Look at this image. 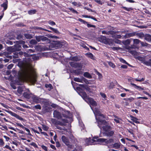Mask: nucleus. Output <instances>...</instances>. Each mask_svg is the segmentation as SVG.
I'll use <instances>...</instances> for the list:
<instances>
[{
  "label": "nucleus",
  "mask_w": 151,
  "mask_h": 151,
  "mask_svg": "<svg viewBox=\"0 0 151 151\" xmlns=\"http://www.w3.org/2000/svg\"><path fill=\"white\" fill-rule=\"evenodd\" d=\"M37 11L35 9L31 10L28 12V14L29 15H32L36 14Z\"/></svg>",
  "instance_id": "7c9ffc66"
},
{
  "label": "nucleus",
  "mask_w": 151,
  "mask_h": 151,
  "mask_svg": "<svg viewBox=\"0 0 151 151\" xmlns=\"http://www.w3.org/2000/svg\"><path fill=\"white\" fill-rule=\"evenodd\" d=\"M73 80L75 81L80 82V83H83L82 82V80L81 78H74L73 79Z\"/></svg>",
  "instance_id": "473e14b6"
},
{
  "label": "nucleus",
  "mask_w": 151,
  "mask_h": 151,
  "mask_svg": "<svg viewBox=\"0 0 151 151\" xmlns=\"http://www.w3.org/2000/svg\"><path fill=\"white\" fill-rule=\"evenodd\" d=\"M31 99L33 102L36 104L39 103L41 101V99L40 98L35 95L32 96L31 97Z\"/></svg>",
  "instance_id": "2eb2a0df"
},
{
  "label": "nucleus",
  "mask_w": 151,
  "mask_h": 151,
  "mask_svg": "<svg viewBox=\"0 0 151 151\" xmlns=\"http://www.w3.org/2000/svg\"><path fill=\"white\" fill-rule=\"evenodd\" d=\"M45 87L46 88H49L50 89H49V90H50L52 89L53 88V87L52 86V85L51 84H45Z\"/></svg>",
  "instance_id": "4c0bfd02"
},
{
  "label": "nucleus",
  "mask_w": 151,
  "mask_h": 151,
  "mask_svg": "<svg viewBox=\"0 0 151 151\" xmlns=\"http://www.w3.org/2000/svg\"><path fill=\"white\" fill-rule=\"evenodd\" d=\"M61 139L62 142L65 144L69 148L71 149L72 148L73 145L71 144L69 139L67 137L64 135H62Z\"/></svg>",
  "instance_id": "6e6552de"
},
{
  "label": "nucleus",
  "mask_w": 151,
  "mask_h": 151,
  "mask_svg": "<svg viewBox=\"0 0 151 151\" xmlns=\"http://www.w3.org/2000/svg\"><path fill=\"white\" fill-rule=\"evenodd\" d=\"M86 55L88 58L93 60L94 59V56L91 53L89 52V53H87Z\"/></svg>",
  "instance_id": "2f4dec72"
},
{
  "label": "nucleus",
  "mask_w": 151,
  "mask_h": 151,
  "mask_svg": "<svg viewBox=\"0 0 151 151\" xmlns=\"http://www.w3.org/2000/svg\"><path fill=\"white\" fill-rule=\"evenodd\" d=\"M55 125L56 127V128L58 129H59L60 130L63 129V130H64L66 131V130H67V129H65V128L64 129H62V127H60L58 126L57 124H56V123H55Z\"/></svg>",
  "instance_id": "49530a36"
},
{
  "label": "nucleus",
  "mask_w": 151,
  "mask_h": 151,
  "mask_svg": "<svg viewBox=\"0 0 151 151\" xmlns=\"http://www.w3.org/2000/svg\"><path fill=\"white\" fill-rule=\"evenodd\" d=\"M114 36L115 38L117 39H121L122 37V36L120 35H115Z\"/></svg>",
  "instance_id": "bf43d9fd"
},
{
  "label": "nucleus",
  "mask_w": 151,
  "mask_h": 151,
  "mask_svg": "<svg viewBox=\"0 0 151 151\" xmlns=\"http://www.w3.org/2000/svg\"><path fill=\"white\" fill-rule=\"evenodd\" d=\"M122 8L123 9L128 11H129L131 10H133V8L131 7L127 8L125 6H122Z\"/></svg>",
  "instance_id": "e433bc0d"
},
{
  "label": "nucleus",
  "mask_w": 151,
  "mask_h": 151,
  "mask_svg": "<svg viewBox=\"0 0 151 151\" xmlns=\"http://www.w3.org/2000/svg\"><path fill=\"white\" fill-rule=\"evenodd\" d=\"M70 65L73 68H81V64L78 63H75L74 62H69Z\"/></svg>",
  "instance_id": "6ab92c4d"
},
{
  "label": "nucleus",
  "mask_w": 151,
  "mask_h": 151,
  "mask_svg": "<svg viewBox=\"0 0 151 151\" xmlns=\"http://www.w3.org/2000/svg\"><path fill=\"white\" fill-rule=\"evenodd\" d=\"M86 101L93 106H95L97 105L96 102L91 98L89 97Z\"/></svg>",
  "instance_id": "9b49d317"
},
{
  "label": "nucleus",
  "mask_w": 151,
  "mask_h": 151,
  "mask_svg": "<svg viewBox=\"0 0 151 151\" xmlns=\"http://www.w3.org/2000/svg\"><path fill=\"white\" fill-rule=\"evenodd\" d=\"M134 43L136 45L138 44L141 41L137 39H134L133 40Z\"/></svg>",
  "instance_id": "09e8293b"
},
{
  "label": "nucleus",
  "mask_w": 151,
  "mask_h": 151,
  "mask_svg": "<svg viewBox=\"0 0 151 151\" xmlns=\"http://www.w3.org/2000/svg\"><path fill=\"white\" fill-rule=\"evenodd\" d=\"M35 39L37 42H44L45 43H50V40L48 37L44 35H39L35 36Z\"/></svg>",
  "instance_id": "423d86ee"
},
{
  "label": "nucleus",
  "mask_w": 151,
  "mask_h": 151,
  "mask_svg": "<svg viewBox=\"0 0 151 151\" xmlns=\"http://www.w3.org/2000/svg\"><path fill=\"white\" fill-rule=\"evenodd\" d=\"M33 29L35 30H44L48 32H53L55 33L60 34V32L57 29L54 28L52 27L48 26L47 28L48 29H50L51 30H49L44 28H43L41 27H39L38 26L34 27H33Z\"/></svg>",
  "instance_id": "20e7f679"
},
{
  "label": "nucleus",
  "mask_w": 151,
  "mask_h": 151,
  "mask_svg": "<svg viewBox=\"0 0 151 151\" xmlns=\"http://www.w3.org/2000/svg\"><path fill=\"white\" fill-rule=\"evenodd\" d=\"M144 63L147 66H150L151 65V63L149 61H145L144 62Z\"/></svg>",
  "instance_id": "680f3d73"
},
{
  "label": "nucleus",
  "mask_w": 151,
  "mask_h": 151,
  "mask_svg": "<svg viewBox=\"0 0 151 151\" xmlns=\"http://www.w3.org/2000/svg\"><path fill=\"white\" fill-rule=\"evenodd\" d=\"M24 36L26 38L28 39H31L32 37V35L30 34L26 33L24 34Z\"/></svg>",
  "instance_id": "72a5a7b5"
},
{
  "label": "nucleus",
  "mask_w": 151,
  "mask_h": 151,
  "mask_svg": "<svg viewBox=\"0 0 151 151\" xmlns=\"http://www.w3.org/2000/svg\"><path fill=\"white\" fill-rule=\"evenodd\" d=\"M17 66L19 68L20 70L18 71V80H16L17 83L20 85L25 79H30L32 78V73L29 68V64L26 61L21 60L18 62Z\"/></svg>",
  "instance_id": "f257e3e1"
},
{
  "label": "nucleus",
  "mask_w": 151,
  "mask_h": 151,
  "mask_svg": "<svg viewBox=\"0 0 151 151\" xmlns=\"http://www.w3.org/2000/svg\"><path fill=\"white\" fill-rule=\"evenodd\" d=\"M4 142L3 141V139H0V147H2L4 145Z\"/></svg>",
  "instance_id": "c03bdc74"
},
{
  "label": "nucleus",
  "mask_w": 151,
  "mask_h": 151,
  "mask_svg": "<svg viewBox=\"0 0 151 151\" xmlns=\"http://www.w3.org/2000/svg\"><path fill=\"white\" fill-rule=\"evenodd\" d=\"M123 100L130 103L133 101L134 100V99L133 97H130L129 98H124L123 99Z\"/></svg>",
  "instance_id": "393cba45"
},
{
  "label": "nucleus",
  "mask_w": 151,
  "mask_h": 151,
  "mask_svg": "<svg viewBox=\"0 0 151 151\" xmlns=\"http://www.w3.org/2000/svg\"><path fill=\"white\" fill-rule=\"evenodd\" d=\"M42 148L45 151H47V148L46 146L44 145H42L41 146Z\"/></svg>",
  "instance_id": "774afa93"
},
{
  "label": "nucleus",
  "mask_w": 151,
  "mask_h": 151,
  "mask_svg": "<svg viewBox=\"0 0 151 151\" xmlns=\"http://www.w3.org/2000/svg\"><path fill=\"white\" fill-rule=\"evenodd\" d=\"M121 144L119 142H115L112 144V145L111 147L116 149H118L120 147Z\"/></svg>",
  "instance_id": "4be33fe9"
},
{
  "label": "nucleus",
  "mask_w": 151,
  "mask_h": 151,
  "mask_svg": "<svg viewBox=\"0 0 151 151\" xmlns=\"http://www.w3.org/2000/svg\"><path fill=\"white\" fill-rule=\"evenodd\" d=\"M137 35L139 36V37H140L141 38L143 37L144 36V34L142 32H141L138 33Z\"/></svg>",
  "instance_id": "13d9d810"
},
{
  "label": "nucleus",
  "mask_w": 151,
  "mask_h": 151,
  "mask_svg": "<svg viewBox=\"0 0 151 151\" xmlns=\"http://www.w3.org/2000/svg\"><path fill=\"white\" fill-rule=\"evenodd\" d=\"M120 61L122 63L126 64L127 63V62L123 59L122 58H120L119 59Z\"/></svg>",
  "instance_id": "338daca9"
},
{
  "label": "nucleus",
  "mask_w": 151,
  "mask_h": 151,
  "mask_svg": "<svg viewBox=\"0 0 151 151\" xmlns=\"http://www.w3.org/2000/svg\"><path fill=\"white\" fill-rule=\"evenodd\" d=\"M110 34H114L117 33V34H126V31H116L114 32V31H111L110 32Z\"/></svg>",
  "instance_id": "b1692460"
},
{
  "label": "nucleus",
  "mask_w": 151,
  "mask_h": 151,
  "mask_svg": "<svg viewBox=\"0 0 151 151\" xmlns=\"http://www.w3.org/2000/svg\"><path fill=\"white\" fill-rule=\"evenodd\" d=\"M5 1L1 5V7L3 8V9L1 11L2 13H4V11L7 9L8 8V2L7 0H5Z\"/></svg>",
  "instance_id": "a211bd4d"
},
{
  "label": "nucleus",
  "mask_w": 151,
  "mask_h": 151,
  "mask_svg": "<svg viewBox=\"0 0 151 151\" xmlns=\"http://www.w3.org/2000/svg\"><path fill=\"white\" fill-rule=\"evenodd\" d=\"M131 84L134 86V87L135 88L137 89L139 91H141V90H144L145 89H144V88H142V87L139 86H138L136 84L131 83Z\"/></svg>",
  "instance_id": "412c9836"
},
{
  "label": "nucleus",
  "mask_w": 151,
  "mask_h": 151,
  "mask_svg": "<svg viewBox=\"0 0 151 151\" xmlns=\"http://www.w3.org/2000/svg\"><path fill=\"white\" fill-rule=\"evenodd\" d=\"M94 138L96 139V142H99L100 144L105 145L106 139L99 138L98 137H94Z\"/></svg>",
  "instance_id": "ddd939ff"
},
{
  "label": "nucleus",
  "mask_w": 151,
  "mask_h": 151,
  "mask_svg": "<svg viewBox=\"0 0 151 151\" xmlns=\"http://www.w3.org/2000/svg\"><path fill=\"white\" fill-rule=\"evenodd\" d=\"M44 106L42 109L43 112L44 113L49 112L50 111V108L47 105H48L49 103L47 102H45Z\"/></svg>",
  "instance_id": "9d476101"
},
{
  "label": "nucleus",
  "mask_w": 151,
  "mask_h": 151,
  "mask_svg": "<svg viewBox=\"0 0 151 151\" xmlns=\"http://www.w3.org/2000/svg\"><path fill=\"white\" fill-rule=\"evenodd\" d=\"M21 50V47L19 45H15L13 46L7 47L6 50L8 54H11L14 51H19Z\"/></svg>",
  "instance_id": "39448f33"
},
{
  "label": "nucleus",
  "mask_w": 151,
  "mask_h": 151,
  "mask_svg": "<svg viewBox=\"0 0 151 151\" xmlns=\"http://www.w3.org/2000/svg\"><path fill=\"white\" fill-rule=\"evenodd\" d=\"M130 117L131 118V120H132L134 122L137 124L139 123V122L138 121V119L136 117L132 115L130 116Z\"/></svg>",
  "instance_id": "a878e982"
},
{
  "label": "nucleus",
  "mask_w": 151,
  "mask_h": 151,
  "mask_svg": "<svg viewBox=\"0 0 151 151\" xmlns=\"http://www.w3.org/2000/svg\"><path fill=\"white\" fill-rule=\"evenodd\" d=\"M16 124L17 125L21 127V128H22L23 129H25V128H26V127H24L21 123H19L18 122H16Z\"/></svg>",
  "instance_id": "4d7b16f0"
},
{
  "label": "nucleus",
  "mask_w": 151,
  "mask_h": 151,
  "mask_svg": "<svg viewBox=\"0 0 151 151\" xmlns=\"http://www.w3.org/2000/svg\"><path fill=\"white\" fill-rule=\"evenodd\" d=\"M142 103V102L140 100H138L135 103V104L138 107H141V104Z\"/></svg>",
  "instance_id": "58836bf2"
},
{
  "label": "nucleus",
  "mask_w": 151,
  "mask_h": 151,
  "mask_svg": "<svg viewBox=\"0 0 151 151\" xmlns=\"http://www.w3.org/2000/svg\"><path fill=\"white\" fill-rule=\"evenodd\" d=\"M34 109L40 110L41 109V107L40 105L37 104L33 107Z\"/></svg>",
  "instance_id": "f704fd0d"
},
{
  "label": "nucleus",
  "mask_w": 151,
  "mask_h": 151,
  "mask_svg": "<svg viewBox=\"0 0 151 151\" xmlns=\"http://www.w3.org/2000/svg\"><path fill=\"white\" fill-rule=\"evenodd\" d=\"M98 126L100 129H103L104 131V134L108 137L112 136L114 134V131L111 130V127L107 125V122L105 120L98 119L97 120Z\"/></svg>",
  "instance_id": "f03ea898"
},
{
  "label": "nucleus",
  "mask_w": 151,
  "mask_h": 151,
  "mask_svg": "<svg viewBox=\"0 0 151 151\" xmlns=\"http://www.w3.org/2000/svg\"><path fill=\"white\" fill-rule=\"evenodd\" d=\"M16 124L17 125L21 127V128H22L23 129H25V128H26V127H24L21 123H19L18 122H16Z\"/></svg>",
  "instance_id": "5fc2aeb1"
},
{
  "label": "nucleus",
  "mask_w": 151,
  "mask_h": 151,
  "mask_svg": "<svg viewBox=\"0 0 151 151\" xmlns=\"http://www.w3.org/2000/svg\"><path fill=\"white\" fill-rule=\"evenodd\" d=\"M84 9H86V10H88V11H90V12H95V13H96V12L94 10H92V9H90V8H88V7H85L84 8Z\"/></svg>",
  "instance_id": "e2e57ef3"
},
{
  "label": "nucleus",
  "mask_w": 151,
  "mask_h": 151,
  "mask_svg": "<svg viewBox=\"0 0 151 151\" xmlns=\"http://www.w3.org/2000/svg\"><path fill=\"white\" fill-rule=\"evenodd\" d=\"M76 90L78 94L83 98L85 101H86L88 98L89 97L87 95L86 93L84 90L79 87H77L76 88Z\"/></svg>",
  "instance_id": "0eeeda50"
},
{
  "label": "nucleus",
  "mask_w": 151,
  "mask_h": 151,
  "mask_svg": "<svg viewBox=\"0 0 151 151\" xmlns=\"http://www.w3.org/2000/svg\"><path fill=\"white\" fill-rule=\"evenodd\" d=\"M23 96L24 98L26 99H29L31 98L30 94L27 92L24 93Z\"/></svg>",
  "instance_id": "c85d7f7f"
},
{
  "label": "nucleus",
  "mask_w": 151,
  "mask_h": 151,
  "mask_svg": "<svg viewBox=\"0 0 151 151\" xmlns=\"http://www.w3.org/2000/svg\"><path fill=\"white\" fill-rule=\"evenodd\" d=\"M48 23L52 26L55 25L56 24L55 22L52 20H50L48 22Z\"/></svg>",
  "instance_id": "de8ad7c7"
},
{
  "label": "nucleus",
  "mask_w": 151,
  "mask_h": 151,
  "mask_svg": "<svg viewBox=\"0 0 151 151\" xmlns=\"http://www.w3.org/2000/svg\"><path fill=\"white\" fill-rule=\"evenodd\" d=\"M108 64L109 66H110L113 68H114L116 67L115 64L112 62H109Z\"/></svg>",
  "instance_id": "8fccbe9b"
},
{
  "label": "nucleus",
  "mask_w": 151,
  "mask_h": 151,
  "mask_svg": "<svg viewBox=\"0 0 151 151\" xmlns=\"http://www.w3.org/2000/svg\"><path fill=\"white\" fill-rule=\"evenodd\" d=\"M105 145L109 147H111L112 144L114 142V139L113 138H109V139H106Z\"/></svg>",
  "instance_id": "1a4fd4ad"
},
{
  "label": "nucleus",
  "mask_w": 151,
  "mask_h": 151,
  "mask_svg": "<svg viewBox=\"0 0 151 151\" xmlns=\"http://www.w3.org/2000/svg\"><path fill=\"white\" fill-rule=\"evenodd\" d=\"M73 73L76 75H78L80 74H82V72L81 69L75 70H73Z\"/></svg>",
  "instance_id": "5701e85b"
},
{
  "label": "nucleus",
  "mask_w": 151,
  "mask_h": 151,
  "mask_svg": "<svg viewBox=\"0 0 151 151\" xmlns=\"http://www.w3.org/2000/svg\"><path fill=\"white\" fill-rule=\"evenodd\" d=\"M53 114V117L58 119H61L62 118L61 113L56 110L54 111Z\"/></svg>",
  "instance_id": "4468645a"
},
{
  "label": "nucleus",
  "mask_w": 151,
  "mask_h": 151,
  "mask_svg": "<svg viewBox=\"0 0 151 151\" xmlns=\"http://www.w3.org/2000/svg\"><path fill=\"white\" fill-rule=\"evenodd\" d=\"M17 91L18 93L20 94H21L22 93V92L23 91V90L22 88L19 87L18 88Z\"/></svg>",
  "instance_id": "3c124183"
},
{
  "label": "nucleus",
  "mask_w": 151,
  "mask_h": 151,
  "mask_svg": "<svg viewBox=\"0 0 151 151\" xmlns=\"http://www.w3.org/2000/svg\"><path fill=\"white\" fill-rule=\"evenodd\" d=\"M67 45V43L65 41L61 42L59 41H52L49 45V48L50 50H54L55 49L60 48H64Z\"/></svg>",
  "instance_id": "7ed1b4c3"
},
{
  "label": "nucleus",
  "mask_w": 151,
  "mask_h": 151,
  "mask_svg": "<svg viewBox=\"0 0 151 151\" xmlns=\"http://www.w3.org/2000/svg\"><path fill=\"white\" fill-rule=\"evenodd\" d=\"M100 94L101 96L102 97L105 99L106 98V96L105 93H102V92H100Z\"/></svg>",
  "instance_id": "864d4df0"
},
{
  "label": "nucleus",
  "mask_w": 151,
  "mask_h": 151,
  "mask_svg": "<svg viewBox=\"0 0 151 151\" xmlns=\"http://www.w3.org/2000/svg\"><path fill=\"white\" fill-rule=\"evenodd\" d=\"M16 124L17 125L21 127V128H22L23 129H25V128H26V127H24L21 123H19L18 122H16Z\"/></svg>",
  "instance_id": "6e6d98bb"
},
{
  "label": "nucleus",
  "mask_w": 151,
  "mask_h": 151,
  "mask_svg": "<svg viewBox=\"0 0 151 151\" xmlns=\"http://www.w3.org/2000/svg\"><path fill=\"white\" fill-rule=\"evenodd\" d=\"M78 21H80V22H81V23H83V24H86L87 27L88 28L93 27L94 28H95L96 27V26L95 25L89 24L87 22L82 19H81L78 18Z\"/></svg>",
  "instance_id": "dca6fc26"
},
{
  "label": "nucleus",
  "mask_w": 151,
  "mask_h": 151,
  "mask_svg": "<svg viewBox=\"0 0 151 151\" xmlns=\"http://www.w3.org/2000/svg\"><path fill=\"white\" fill-rule=\"evenodd\" d=\"M83 76L85 77L88 78H92V76L89 73L87 72H85L83 74Z\"/></svg>",
  "instance_id": "c756f323"
},
{
  "label": "nucleus",
  "mask_w": 151,
  "mask_h": 151,
  "mask_svg": "<svg viewBox=\"0 0 151 151\" xmlns=\"http://www.w3.org/2000/svg\"><path fill=\"white\" fill-rule=\"evenodd\" d=\"M9 113L11 114V115L14 116L16 117L17 119L21 120L24 122L25 119L23 118L22 117L20 116L19 115L17 114L14 113L11 111H10L9 112Z\"/></svg>",
  "instance_id": "f8f14e48"
},
{
  "label": "nucleus",
  "mask_w": 151,
  "mask_h": 151,
  "mask_svg": "<svg viewBox=\"0 0 151 151\" xmlns=\"http://www.w3.org/2000/svg\"><path fill=\"white\" fill-rule=\"evenodd\" d=\"M18 51H14V55H13V58H18L19 57Z\"/></svg>",
  "instance_id": "ea45409f"
},
{
  "label": "nucleus",
  "mask_w": 151,
  "mask_h": 151,
  "mask_svg": "<svg viewBox=\"0 0 151 151\" xmlns=\"http://www.w3.org/2000/svg\"><path fill=\"white\" fill-rule=\"evenodd\" d=\"M37 41L35 40H31L30 42V43L32 45H35L37 43Z\"/></svg>",
  "instance_id": "37998d69"
},
{
  "label": "nucleus",
  "mask_w": 151,
  "mask_h": 151,
  "mask_svg": "<svg viewBox=\"0 0 151 151\" xmlns=\"http://www.w3.org/2000/svg\"><path fill=\"white\" fill-rule=\"evenodd\" d=\"M125 35L124 36L123 38L124 39L128 38L130 37H132L134 36L135 35V32H132L129 33L125 34Z\"/></svg>",
  "instance_id": "aec40b11"
},
{
  "label": "nucleus",
  "mask_w": 151,
  "mask_h": 151,
  "mask_svg": "<svg viewBox=\"0 0 151 151\" xmlns=\"http://www.w3.org/2000/svg\"><path fill=\"white\" fill-rule=\"evenodd\" d=\"M117 84V82L116 81H115V83H114L113 82H111L110 83L109 85V89L113 88H114L115 84Z\"/></svg>",
  "instance_id": "bb28decb"
},
{
  "label": "nucleus",
  "mask_w": 151,
  "mask_h": 151,
  "mask_svg": "<svg viewBox=\"0 0 151 151\" xmlns=\"http://www.w3.org/2000/svg\"><path fill=\"white\" fill-rule=\"evenodd\" d=\"M23 35H22L20 34L18 35L17 37V40H20L22 38Z\"/></svg>",
  "instance_id": "0e129e2a"
},
{
  "label": "nucleus",
  "mask_w": 151,
  "mask_h": 151,
  "mask_svg": "<svg viewBox=\"0 0 151 151\" xmlns=\"http://www.w3.org/2000/svg\"><path fill=\"white\" fill-rule=\"evenodd\" d=\"M82 80L83 82V81L86 84H89V83L88 81L85 78L83 77L82 78Z\"/></svg>",
  "instance_id": "a19ab883"
},
{
  "label": "nucleus",
  "mask_w": 151,
  "mask_h": 151,
  "mask_svg": "<svg viewBox=\"0 0 151 151\" xmlns=\"http://www.w3.org/2000/svg\"><path fill=\"white\" fill-rule=\"evenodd\" d=\"M42 128H43V129L45 131H47L48 130V127L45 125H43Z\"/></svg>",
  "instance_id": "69168bd1"
},
{
  "label": "nucleus",
  "mask_w": 151,
  "mask_h": 151,
  "mask_svg": "<svg viewBox=\"0 0 151 151\" xmlns=\"http://www.w3.org/2000/svg\"><path fill=\"white\" fill-rule=\"evenodd\" d=\"M120 87H121L120 88L121 89H124L126 91H128L130 93H133V91H132L129 90L125 88H123L121 86H120Z\"/></svg>",
  "instance_id": "a18cd8bd"
},
{
  "label": "nucleus",
  "mask_w": 151,
  "mask_h": 151,
  "mask_svg": "<svg viewBox=\"0 0 151 151\" xmlns=\"http://www.w3.org/2000/svg\"><path fill=\"white\" fill-rule=\"evenodd\" d=\"M30 145L35 147L37 148L38 147L37 145L35 142H32L30 143Z\"/></svg>",
  "instance_id": "052dcab7"
},
{
  "label": "nucleus",
  "mask_w": 151,
  "mask_h": 151,
  "mask_svg": "<svg viewBox=\"0 0 151 151\" xmlns=\"http://www.w3.org/2000/svg\"><path fill=\"white\" fill-rule=\"evenodd\" d=\"M68 9L73 13H74L76 14H78V12L76 10H75L72 7L69 8Z\"/></svg>",
  "instance_id": "c9c22d12"
},
{
  "label": "nucleus",
  "mask_w": 151,
  "mask_h": 151,
  "mask_svg": "<svg viewBox=\"0 0 151 151\" xmlns=\"http://www.w3.org/2000/svg\"><path fill=\"white\" fill-rule=\"evenodd\" d=\"M130 43V40L129 39H127L123 42V44L125 45H129Z\"/></svg>",
  "instance_id": "79ce46f5"
},
{
  "label": "nucleus",
  "mask_w": 151,
  "mask_h": 151,
  "mask_svg": "<svg viewBox=\"0 0 151 151\" xmlns=\"http://www.w3.org/2000/svg\"><path fill=\"white\" fill-rule=\"evenodd\" d=\"M144 37L146 40L149 42H151V35L147 34L145 35Z\"/></svg>",
  "instance_id": "cd10ccee"
},
{
  "label": "nucleus",
  "mask_w": 151,
  "mask_h": 151,
  "mask_svg": "<svg viewBox=\"0 0 151 151\" xmlns=\"http://www.w3.org/2000/svg\"><path fill=\"white\" fill-rule=\"evenodd\" d=\"M72 60L75 61H79V59L78 57L77 56H74L72 58Z\"/></svg>",
  "instance_id": "603ef678"
},
{
  "label": "nucleus",
  "mask_w": 151,
  "mask_h": 151,
  "mask_svg": "<svg viewBox=\"0 0 151 151\" xmlns=\"http://www.w3.org/2000/svg\"><path fill=\"white\" fill-rule=\"evenodd\" d=\"M16 43L17 45H19L21 47V48L22 46L24 49H26L28 48V46L26 45H25L24 44L25 42L23 40H20L19 41H16Z\"/></svg>",
  "instance_id": "f3484780"
}]
</instances>
